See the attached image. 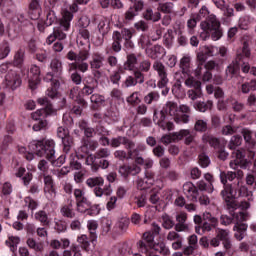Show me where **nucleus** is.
Instances as JSON below:
<instances>
[{
  "instance_id": "f257e3e1",
  "label": "nucleus",
  "mask_w": 256,
  "mask_h": 256,
  "mask_svg": "<svg viewBox=\"0 0 256 256\" xmlns=\"http://www.w3.org/2000/svg\"><path fill=\"white\" fill-rule=\"evenodd\" d=\"M198 21L201 19H206L201 22L200 27L202 32L200 33V38L203 41H207L211 37L212 41H219L223 37V30H221V23L217 20V17L213 14H209V9L207 6H203L197 17Z\"/></svg>"
},
{
  "instance_id": "f03ea898",
  "label": "nucleus",
  "mask_w": 256,
  "mask_h": 256,
  "mask_svg": "<svg viewBox=\"0 0 256 256\" xmlns=\"http://www.w3.org/2000/svg\"><path fill=\"white\" fill-rule=\"evenodd\" d=\"M241 133L243 135L244 141L248 145V159L245 158V150L238 149L234 150L232 152V159L230 161V169H239L241 167L242 169H247L249 165L251 164V159H255V151H253V148L256 145L255 139H253V132L249 130L248 128H243L241 130Z\"/></svg>"
},
{
  "instance_id": "7ed1b4c3",
  "label": "nucleus",
  "mask_w": 256,
  "mask_h": 256,
  "mask_svg": "<svg viewBox=\"0 0 256 256\" xmlns=\"http://www.w3.org/2000/svg\"><path fill=\"white\" fill-rule=\"evenodd\" d=\"M29 149L38 157H45L51 161L54 167H61L65 163V155H61L55 160V141L53 140H33L29 144Z\"/></svg>"
},
{
  "instance_id": "20e7f679",
  "label": "nucleus",
  "mask_w": 256,
  "mask_h": 256,
  "mask_svg": "<svg viewBox=\"0 0 256 256\" xmlns=\"http://www.w3.org/2000/svg\"><path fill=\"white\" fill-rule=\"evenodd\" d=\"M163 113L167 116L174 117L175 123L178 125L189 123V115H191V108L182 104L177 107V103L168 101L162 109Z\"/></svg>"
},
{
  "instance_id": "39448f33",
  "label": "nucleus",
  "mask_w": 256,
  "mask_h": 256,
  "mask_svg": "<svg viewBox=\"0 0 256 256\" xmlns=\"http://www.w3.org/2000/svg\"><path fill=\"white\" fill-rule=\"evenodd\" d=\"M38 103L45 108L39 109L36 112L32 113V119L34 121H38L36 124L33 125L34 131H41V129H45V127H47V121L43 119H45L47 115H53V113H55V110H53V105L49 103V99L45 97L38 98Z\"/></svg>"
},
{
  "instance_id": "423d86ee",
  "label": "nucleus",
  "mask_w": 256,
  "mask_h": 256,
  "mask_svg": "<svg viewBox=\"0 0 256 256\" xmlns=\"http://www.w3.org/2000/svg\"><path fill=\"white\" fill-rule=\"evenodd\" d=\"M237 173L233 171L228 172H220V181L222 185H224V189L221 191L222 198L226 203H230L231 207H233V201L235 197H237V190L233 188L231 185H227L228 181H233L236 179Z\"/></svg>"
},
{
  "instance_id": "0eeeda50",
  "label": "nucleus",
  "mask_w": 256,
  "mask_h": 256,
  "mask_svg": "<svg viewBox=\"0 0 256 256\" xmlns=\"http://www.w3.org/2000/svg\"><path fill=\"white\" fill-rule=\"evenodd\" d=\"M251 55V51L249 50V44L247 42L243 43V47L240 51L237 52L236 61H233L226 68V78L233 79L237 73H239V65H241V61H245V59H249Z\"/></svg>"
},
{
  "instance_id": "6e6552de",
  "label": "nucleus",
  "mask_w": 256,
  "mask_h": 256,
  "mask_svg": "<svg viewBox=\"0 0 256 256\" xmlns=\"http://www.w3.org/2000/svg\"><path fill=\"white\" fill-rule=\"evenodd\" d=\"M234 219V237L237 241H243L247 236V224L243 223L249 219V212L242 211L233 215Z\"/></svg>"
},
{
  "instance_id": "1a4fd4ad",
  "label": "nucleus",
  "mask_w": 256,
  "mask_h": 256,
  "mask_svg": "<svg viewBox=\"0 0 256 256\" xmlns=\"http://www.w3.org/2000/svg\"><path fill=\"white\" fill-rule=\"evenodd\" d=\"M135 183H136L137 189H140V191L149 189V187H153V185H156L158 189H163V181L161 180L155 181V174L150 171H146L145 176L143 178L138 177Z\"/></svg>"
},
{
  "instance_id": "9d476101",
  "label": "nucleus",
  "mask_w": 256,
  "mask_h": 256,
  "mask_svg": "<svg viewBox=\"0 0 256 256\" xmlns=\"http://www.w3.org/2000/svg\"><path fill=\"white\" fill-rule=\"evenodd\" d=\"M23 71L24 73H21L22 77H28L29 88L35 91L39 83H41V69L34 64L30 66V70L26 68Z\"/></svg>"
},
{
  "instance_id": "9b49d317",
  "label": "nucleus",
  "mask_w": 256,
  "mask_h": 256,
  "mask_svg": "<svg viewBox=\"0 0 256 256\" xmlns=\"http://www.w3.org/2000/svg\"><path fill=\"white\" fill-rule=\"evenodd\" d=\"M155 237L151 234V232H146L143 234V240H140L137 245L139 251L144 253L146 256H151V252L153 250V245L155 244Z\"/></svg>"
},
{
  "instance_id": "f8f14e48",
  "label": "nucleus",
  "mask_w": 256,
  "mask_h": 256,
  "mask_svg": "<svg viewBox=\"0 0 256 256\" xmlns=\"http://www.w3.org/2000/svg\"><path fill=\"white\" fill-rule=\"evenodd\" d=\"M76 205L77 211L79 213H86V215H90L91 217H94V215H99V213H101L99 206L91 207V202L87 200V198H84L83 200H78V202H76Z\"/></svg>"
},
{
  "instance_id": "ddd939ff",
  "label": "nucleus",
  "mask_w": 256,
  "mask_h": 256,
  "mask_svg": "<svg viewBox=\"0 0 256 256\" xmlns=\"http://www.w3.org/2000/svg\"><path fill=\"white\" fill-rule=\"evenodd\" d=\"M152 68L158 73L159 81L157 85L159 89L167 87L169 78H167V69L165 68V65L161 61H155Z\"/></svg>"
},
{
  "instance_id": "4468645a",
  "label": "nucleus",
  "mask_w": 256,
  "mask_h": 256,
  "mask_svg": "<svg viewBox=\"0 0 256 256\" xmlns=\"http://www.w3.org/2000/svg\"><path fill=\"white\" fill-rule=\"evenodd\" d=\"M4 83L9 89L15 90L17 87H21V75H19V72L10 69L5 76Z\"/></svg>"
},
{
  "instance_id": "2eb2a0df",
  "label": "nucleus",
  "mask_w": 256,
  "mask_h": 256,
  "mask_svg": "<svg viewBox=\"0 0 256 256\" xmlns=\"http://www.w3.org/2000/svg\"><path fill=\"white\" fill-rule=\"evenodd\" d=\"M57 135L62 140L64 152L69 153V151H71V146L73 145V138L69 135V129L65 126H60L57 129Z\"/></svg>"
},
{
  "instance_id": "dca6fc26",
  "label": "nucleus",
  "mask_w": 256,
  "mask_h": 256,
  "mask_svg": "<svg viewBox=\"0 0 256 256\" xmlns=\"http://www.w3.org/2000/svg\"><path fill=\"white\" fill-rule=\"evenodd\" d=\"M78 155L77 154H71L70 155V167L72 169H75L76 171H79L81 169V164L79 162V157H85V155L89 154V148L87 144L84 142V145H82L78 149Z\"/></svg>"
},
{
  "instance_id": "f3484780",
  "label": "nucleus",
  "mask_w": 256,
  "mask_h": 256,
  "mask_svg": "<svg viewBox=\"0 0 256 256\" xmlns=\"http://www.w3.org/2000/svg\"><path fill=\"white\" fill-rule=\"evenodd\" d=\"M166 115L161 110L160 112L154 111L153 121L159 126L163 131H173V122H167Z\"/></svg>"
},
{
  "instance_id": "a211bd4d",
  "label": "nucleus",
  "mask_w": 256,
  "mask_h": 256,
  "mask_svg": "<svg viewBox=\"0 0 256 256\" xmlns=\"http://www.w3.org/2000/svg\"><path fill=\"white\" fill-rule=\"evenodd\" d=\"M44 81H46V83H50L51 85V87H49L46 91V95L51 99H55V97L58 95L57 89H59L60 85L59 80L55 79L51 72H48L44 78Z\"/></svg>"
},
{
  "instance_id": "6ab92c4d",
  "label": "nucleus",
  "mask_w": 256,
  "mask_h": 256,
  "mask_svg": "<svg viewBox=\"0 0 256 256\" xmlns=\"http://www.w3.org/2000/svg\"><path fill=\"white\" fill-rule=\"evenodd\" d=\"M121 145H125L126 149H128V155L132 157L133 155V147H135V143L133 141H130L126 137L119 136L117 138H112L110 140V146L111 147H120Z\"/></svg>"
},
{
  "instance_id": "aec40b11",
  "label": "nucleus",
  "mask_w": 256,
  "mask_h": 256,
  "mask_svg": "<svg viewBox=\"0 0 256 256\" xmlns=\"http://www.w3.org/2000/svg\"><path fill=\"white\" fill-rule=\"evenodd\" d=\"M44 193L49 201H53L57 197L55 186L53 184V178L50 175L44 174Z\"/></svg>"
},
{
  "instance_id": "412c9836",
  "label": "nucleus",
  "mask_w": 256,
  "mask_h": 256,
  "mask_svg": "<svg viewBox=\"0 0 256 256\" xmlns=\"http://www.w3.org/2000/svg\"><path fill=\"white\" fill-rule=\"evenodd\" d=\"M179 67L184 77H189V75H193V64L191 63V55L184 54L183 57L180 59Z\"/></svg>"
},
{
  "instance_id": "4be33fe9",
  "label": "nucleus",
  "mask_w": 256,
  "mask_h": 256,
  "mask_svg": "<svg viewBox=\"0 0 256 256\" xmlns=\"http://www.w3.org/2000/svg\"><path fill=\"white\" fill-rule=\"evenodd\" d=\"M202 219L204 221L203 223L204 231H211L212 229H215L217 225H219V219L213 216V214H211L210 212H204L202 215Z\"/></svg>"
},
{
  "instance_id": "5701e85b",
  "label": "nucleus",
  "mask_w": 256,
  "mask_h": 256,
  "mask_svg": "<svg viewBox=\"0 0 256 256\" xmlns=\"http://www.w3.org/2000/svg\"><path fill=\"white\" fill-rule=\"evenodd\" d=\"M175 231L181 233L183 231H189V225L187 224V213L181 212L176 215Z\"/></svg>"
},
{
  "instance_id": "b1692460",
  "label": "nucleus",
  "mask_w": 256,
  "mask_h": 256,
  "mask_svg": "<svg viewBox=\"0 0 256 256\" xmlns=\"http://www.w3.org/2000/svg\"><path fill=\"white\" fill-rule=\"evenodd\" d=\"M183 191L186 194V197L191 201H197V197H199V190L197 187L191 182H186L183 185Z\"/></svg>"
},
{
  "instance_id": "393cba45",
  "label": "nucleus",
  "mask_w": 256,
  "mask_h": 256,
  "mask_svg": "<svg viewBox=\"0 0 256 256\" xmlns=\"http://www.w3.org/2000/svg\"><path fill=\"white\" fill-rule=\"evenodd\" d=\"M25 61V50L19 49L15 55L13 63L15 67H18L19 73H25V69H27V66L23 65V62Z\"/></svg>"
},
{
  "instance_id": "a878e982",
  "label": "nucleus",
  "mask_w": 256,
  "mask_h": 256,
  "mask_svg": "<svg viewBox=\"0 0 256 256\" xmlns=\"http://www.w3.org/2000/svg\"><path fill=\"white\" fill-rule=\"evenodd\" d=\"M99 227V223L96 220H88L87 229L90 234V241L93 245L97 243V229Z\"/></svg>"
},
{
  "instance_id": "bb28decb",
  "label": "nucleus",
  "mask_w": 256,
  "mask_h": 256,
  "mask_svg": "<svg viewBox=\"0 0 256 256\" xmlns=\"http://www.w3.org/2000/svg\"><path fill=\"white\" fill-rule=\"evenodd\" d=\"M71 21H73V13L69 10H63L62 19L60 21V27L63 28V31H67L71 28Z\"/></svg>"
},
{
  "instance_id": "cd10ccee",
  "label": "nucleus",
  "mask_w": 256,
  "mask_h": 256,
  "mask_svg": "<svg viewBox=\"0 0 256 256\" xmlns=\"http://www.w3.org/2000/svg\"><path fill=\"white\" fill-rule=\"evenodd\" d=\"M146 55H148L150 59H159L162 55H165V48L159 45L146 48Z\"/></svg>"
},
{
  "instance_id": "c85d7f7f",
  "label": "nucleus",
  "mask_w": 256,
  "mask_h": 256,
  "mask_svg": "<svg viewBox=\"0 0 256 256\" xmlns=\"http://www.w3.org/2000/svg\"><path fill=\"white\" fill-rule=\"evenodd\" d=\"M203 73L202 80L204 83H207L213 79V74L209 72V70L205 69L202 65H198L197 68L194 70V75L199 79L201 77V74Z\"/></svg>"
},
{
  "instance_id": "c756f323",
  "label": "nucleus",
  "mask_w": 256,
  "mask_h": 256,
  "mask_svg": "<svg viewBox=\"0 0 256 256\" xmlns=\"http://www.w3.org/2000/svg\"><path fill=\"white\" fill-rule=\"evenodd\" d=\"M29 15L30 18L36 20L38 17H41V4L39 0H32L29 6Z\"/></svg>"
},
{
  "instance_id": "7c9ffc66",
  "label": "nucleus",
  "mask_w": 256,
  "mask_h": 256,
  "mask_svg": "<svg viewBox=\"0 0 256 256\" xmlns=\"http://www.w3.org/2000/svg\"><path fill=\"white\" fill-rule=\"evenodd\" d=\"M26 169L24 167H19L18 169L15 170V177L21 178L24 183V185H29L33 179V174L31 172L26 173ZM26 173V174H25Z\"/></svg>"
},
{
  "instance_id": "2f4dec72",
  "label": "nucleus",
  "mask_w": 256,
  "mask_h": 256,
  "mask_svg": "<svg viewBox=\"0 0 256 256\" xmlns=\"http://www.w3.org/2000/svg\"><path fill=\"white\" fill-rule=\"evenodd\" d=\"M60 213L61 215H63V217L73 219V217H75V210L73 209V200H68L67 203L61 207Z\"/></svg>"
},
{
  "instance_id": "473e14b6",
  "label": "nucleus",
  "mask_w": 256,
  "mask_h": 256,
  "mask_svg": "<svg viewBox=\"0 0 256 256\" xmlns=\"http://www.w3.org/2000/svg\"><path fill=\"white\" fill-rule=\"evenodd\" d=\"M103 186H96L93 190V193L95 195V197H103V195H105L106 197H109V195H111V193H113V189H111V184L105 185L103 188Z\"/></svg>"
},
{
  "instance_id": "72a5a7b5",
  "label": "nucleus",
  "mask_w": 256,
  "mask_h": 256,
  "mask_svg": "<svg viewBox=\"0 0 256 256\" xmlns=\"http://www.w3.org/2000/svg\"><path fill=\"white\" fill-rule=\"evenodd\" d=\"M97 22H98L97 29H98L100 35H102L104 37V35H107V33H109V31L111 29L109 27V21L105 17H100V18H98Z\"/></svg>"
},
{
  "instance_id": "f704fd0d",
  "label": "nucleus",
  "mask_w": 256,
  "mask_h": 256,
  "mask_svg": "<svg viewBox=\"0 0 256 256\" xmlns=\"http://www.w3.org/2000/svg\"><path fill=\"white\" fill-rule=\"evenodd\" d=\"M103 61H105V57L102 54L94 53L90 61L91 69H101L103 67Z\"/></svg>"
},
{
  "instance_id": "c9c22d12",
  "label": "nucleus",
  "mask_w": 256,
  "mask_h": 256,
  "mask_svg": "<svg viewBox=\"0 0 256 256\" xmlns=\"http://www.w3.org/2000/svg\"><path fill=\"white\" fill-rule=\"evenodd\" d=\"M27 245L30 249H33V251H36L38 253H43V251L45 250L43 242H37L35 238H28Z\"/></svg>"
},
{
  "instance_id": "e433bc0d",
  "label": "nucleus",
  "mask_w": 256,
  "mask_h": 256,
  "mask_svg": "<svg viewBox=\"0 0 256 256\" xmlns=\"http://www.w3.org/2000/svg\"><path fill=\"white\" fill-rule=\"evenodd\" d=\"M86 185L91 189H93V187H103V185H105V179L101 176L90 177L86 180Z\"/></svg>"
},
{
  "instance_id": "4c0bfd02",
  "label": "nucleus",
  "mask_w": 256,
  "mask_h": 256,
  "mask_svg": "<svg viewBox=\"0 0 256 256\" xmlns=\"http://www.w3.org/2000/svg\"><path fill=\"white\" fill-rule=\"evenodd\" d=\"M67 38V34L63 33L61 30H54L52 34H50L47 39L46 43L51 45L55 41V39H59V41H63V39Z\"/></svg>"
},
{
  "instance_id": "58836bf2",
  "label": "nucleus",
  "mask_w": 256,
  "mask_h": 256,
  "mask_svg": "<svg viewBox=\"0 0 256 256\" xmlns=\"http://www.w3.org/2000/svg\"><path fill=\"white\" fill-rule=\"evenodd\" d=\"M19 243H21V238H19L18 236H9L6 240V245L7 247H9L12 253H15V251H17Z\"/></svg>"
},
{
  "instance_id": "ea45409f",
  "label": "nucleus",
  "mask_w": 256,
  "mask_h": 256,
  "mask_svg": "<svg viewBox=\"0 0 256 256\" xmlns=\"http://www.w3.org/2000/svg\"><path fill=\"white\" fill-rule=\"evenodd\" d=\"M136 65H137V56H135V54H128L127 60L124 63V69L126 71H133Z\"/></svg>"
},
{
  "instance_id": "a19ab883",
  "label": "nucleus",
  "mask_w": 256,
  "mask_h": 256,
  "mask_svg": "<svg viewBox=\"0 0 256 256\" xmlns=\"http://www.w3.org/2000/svg\"><path fill=\"white\" fill-rule=\"evenodd\" d=\"M34 218L36 221H39V223H41V225H44V226H47L50 223L49 215H47V212H45L43 210H39L38 212H36L34 214Z\"/></svg>"
},
{
  "instance_id": "79ce46f5",
  "label": "nucleus",
  "mask_w": 256,
  "mask_h": 256,
  "mask_svg": "<svg viewBox=\"0 0 256 256\" xmlns=\"http://www.w3.org/2000/svg\"><path fill=\"white\" fill-rule=\"evenodd\" d=\"M211 107H213V101L211 100H208L207 102L200 101L194 104V109H196V111H200V113H205V111H209Z\"/></svg>"
},
{
  "instance_id": "37998d69",
  "label": "nucleus",
  "mask_w": 256,
  "mask_h": 256,
  "mask_svg": "<svg viewBox=\"0 0 256 256\" xmlns=\"http://www.w3.org/2000/svg\"><path fill=\"white\" fill-rule=\"evenodd\" d=\"M112 39L114 41L112 44L113 51H115V53H119V51H121V32L114 31Z\"/></svg>"
},
{
  "instance_id": "c03bdc74",
  "label": "nucleus",
  "mask_w": 256,
  "mask_h": 256,
  "mask_svg": "<svg viewBox=\"0 0 256 256\" xmlns=\"http://www.w3.org/2000/svg\"><path fill=\"white\" fill-rule=\"evenodd\" d=\"M184 137L186 145L193 143V135L189 130H180L179 132H177L178 141H181V139H183Z\"/></svg>"
},
{
  "instance_id": "a18cd8bd",
  "label": "nucleus",
  "mask_w": 256,
  "mask_h": 256,
  "mask_svg": "<svg viewBox=\"0 0 256 256\" xmlns=\"http://www.w3.org/2000/svg\"><path fill=\"white\" fill-rule=\"evenodd\" d=\"M11 53V44L7 41H3L0 44V59H7Z\"/></svg>"
},
{
  "instance_id": "49530a36",
  "label": "nucleus",
  "mask_w": 256,
  "mask_h": 256,
  "mask_svg": "<svg viewBox=\"0 0 256 256\" xmlns=\"http://www.w3.org/2000/svg\"><path fill=\"white\" fill-rule=\"evenodd\" d=\"M70 98L75 99V101H77V103L79 105H81V107H85V105H86L85 99H83V98H81V96H79V87H74L70 91Z\"/></svg>"
},
{
  "instance_id": "de8ad7c7",
  "label": "nucleus",
  "mask_w": 256,
  "mask_h": 256,
  "mask_svg": "<svg viewBox=\"0 0 256 256\" xmlns=\"http://www.w3.org/2000/svg\"><path fill=\"white\" fill-rule=\"evenodd\" d=\"M188 78L185 80L186 87L190 89H201V81L195 79L193 76L189 75Z\"/></svg>"
},
{
  "instance_id": "09e8293b",
  "label": "nucleus",
  "mask_w": 256,
  "mask_h": 256,
  "mask_svg": "<svg viewBox=\"0 0 256 256\" xmlns=\"http://www.w3.org/2000/svg\"><path fill=\"white\" fill-rule=\"evenodd\" d=\"M241 143H243V138L239 135H234L229 141L228 149H231L233 151L237 149V147L241 146Z\"/></svg>"
},
{
  "instance_id": "8fccbe9b",
  "label": "nucleus",
  "mask_w": 256,
  "mask_h": 256,
  "mask_svg": "<svg viewBox=\"0 0 256 256\" xmlns=\"http://www.w3.org/2000/svg\"><path fill=\"white\" fill-rule=\"evenodd\" d=\"M188 97L191 101H197L203 97V90L201 88H194L188 91Z\"/></svg>"
},
{
  "instance_id": "3c124183",
  "label": "nucleus",
  "mask_w": 256,
  "mask_h": 256,
  "mask_svg": "<svg viewBox=\"0 0 256 256\" xmlns=\"http://www.w3.org/2000/svg\"><path fill=\"white\" fill-rule=\"evenodd\" d=\"M174 7H175V4H173V2L160 3L158 5V11L169 14V13H173Z\"/></svg>"
},
{
  "instance_id": "603ef678",
  "label": "nucleus",
  "mask_w": 256,
  "mask_h": 256,
  "mask_svg": "<svg viewBox=\"0 0 256 256\" xmlns=\"http://www.w3.org/2000/svg\"><path fill=\"white\" fill-rule=\"evenodd\" d=\"M159 92H150L144 97V103L151 105V103H157L159 101Z\"/></svg>"
},
{
  "instance_id": "864d4df0",
  "label": "nucleus",
  "mask_w": 256,
  "mask_h": 256,
  "mask_svg": "<svg viewBox=\"0 0 256 256\" xmlns=\"http://www.w3.org/2000/svg\"><path fill=\"white\" fill-rule=\"evenodd\" d=\"M238 197H246L248 201H253V192L249 191L246 186H240L238 189Z\"/></svg>"
},
{
  "instance_id": "5fc2aeb1",
  "label": "nucleus",
  "mask_w": 256,
  "mask_h": 256,
  "mask_svg": "<svg viewBox=\"0 0 256 256\" xmlns=\"http://www.w3.org/2000/svg\"><path fill=\"white\" fill-rule=\"evenodd\" d=\"M144 17L148 21L156 22V21H159V19H161V13L159 12L153 13L152 9H147L146 12L144 13Z\"/></svg>"
},
{
  "instance_id": "6e6d98bb",
  "label": "nucleus",
  "mask_w": 256,
  "mask_h": 256,
  "mask_svg": "<svg viewBox=\"0 0 256 256\" xmlns=\"http://www.w3.org/2000/svg\"><path fill=\"white\" fill-rule=\"evenodd\" d=\"M126 101L129 105H139V103H141V93L133 92L127 97Z\"/></svg>"
},
{
  "instance_id": "4d7b16f0",
  "label": "nucleus",
  "mask_w": 256,
  "mask_h": 256,
  "mask_svg": "<svg viewBox=\"0 0 256 256\" xmlns=\"http://www.w3.org/2000/svg\"><path fill=\"white\" fill-rule=\"evenodd\" d=\"M50 67L53 71V73H56V75H61V71H63V64L59 59H54L51 61Z\"/></svg>"
},
{
  "instance_id": "13d9d810",
  "label": "nucleus",
  "mask_w": 256,
  "mask_h": 256,
  "mask_svg": "<svg viewBox=\"0 0 256 256\" xmlns=\"http://www.w3.org/2000/svg\"><path fill=\"white\" fill-rule=\"evenodd\" d=\"M53 23H57V15H55V11L50 9L46 12V26L49 27Z\"/></svg>"
},
{
  "instance_id": "bf43d9fd",
  "label": "nucleus",
  "mask_w": 256,
  "mask_h": 256,
  "mask_svg": "<svg viewBox=\"0 0 256 256\" xmlns=\"http://www.w3.org/2000/svg\"><path fill=\"white\" fill-rule=\"evenodd\" d=\"M175 222L171 220V217L167 214L162 215V227L164 229H173Z\"/></svg>"
},
{
  "instance_id": "052dcab7",
  "label": "nucleus",
  "mask_w": 256,
  "mask_h": 256,
  "mask_svg": "<svg viewBox=\"0 0 256 256\" xmlns=\"http://www.w3.org/2000/svg\"><path fill=\"white\" fill-rule=\"evenodd\" d=\"M80 129L84 130V135L86 137H93L95 135V129L87 127V122L82 121L79 124Z\"/></svg>"
},
{
  "instance_id": "680f3d73",
  "label": "nucleus",
  "mask_w": 256,
  "mask_h": 256,
  "mask_svg": "<svg viewBox=\"0 0 256 256\" xmlns=\"http://www.w3.org/2000/svg\"><path fill=\"white\" fill-rule=\"evenodd\" d=\"M202 139L204 143H209L211 147H217L219 145V140L209 134H204Z\"/></svg>"
},
{
  "instance_id": "e2e57ef3",
  "label": "nucleus",
  "mask_w": 256,
  "mask_h": 256,
  "mask_svg": "<svg viewBox=\"0 0 256 256\" xmlns=\"http://www.w3.org/2000/svg\"><path fill=\"white\" fill-rule=\"evenodd\" d=\"M13 23H20L21 25H27L29 21L25 17L24 13H17L13 18H12Z\"/></svg>"
},
{
  "instance_id": "0e129e2a",
  "label": "nucleus",
  "mask_w": 256,
  "mask_h": 256,
  "mask_svg": "<svg viewBox=\"0 0 256 256\" xmlns=\"http://www.w3.org/2000/svg\"><path fill=\"white\" fill-rule=\"evenodd\" d=\"M77 242L81 245L82 249H85V251L89 249V238L87 235L82 234L81 236H78Z\"/></svg>"
},
{
  "instance_id": "69168bd1",
  "label": "nucleus",
  "mask_w": 256,
  "mask_h": 256,
  "mask_svg": "<svg viewBox=\"0 0 256 256\" xmlns=\"http://www.w3.org/2000/svg\"><path fill=\"white\" fill-rule=\"evenodd\" d=\"M173 141H179V138H177V132L171 135H164L161 138V142L164 145H169V143H173Z\"/></svg>"
},
{
  "instance_id": "338daca9",
  "label": "nucleus",
  "mask_w": 256,
  "mask_h": 256,
  "mask_svg": "<svg viewBox=\"0 0 256 256\" xmlns=\"http://www.w3.org/2000/svg\"><path fill=\"white\" fill-rule=\"evenodd\" d=\"M137 85V80L133 76H127L125 81L122 83L124 89H129V87H135Z\"/></svg>"
},
{
  "instance_id": "774afa93",
  "label": "nucleus",
  "mask_w": 256,
  "mask_h": 256,
  "mask_svg": "<svg viewBox=\"0 0 256 256\" xmlns=\"http://www.w3.org/2000/svg\"><path fill=\"white\" fill-rule=\"evenodd\" d=\"M198 188L200 191H207V193H213V184H207L203 180L198 182Z\"/></svg>"
}]
</instances>
